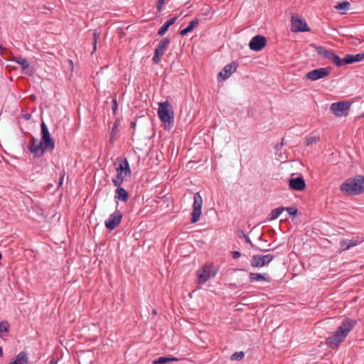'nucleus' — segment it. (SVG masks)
Wrapping results in <instances>:
<instances>
[{"mask_svg": "<svg viewBox=\"0 0 364 364\" xmlns=\"http://www.w3.org/2000/svg\"><path fill=\"white\" fill-rule=\"evenodd\" d=\"M355 323L356 321L352 319H344L335 333L326 338V344L328 347L331 348L338 347L344 341Z\"/></svg>", "mask_w": 364, "mask_h": 364, "instance_id": "nucleus-1", "label": "nucleus"}, {"mask_svg": "<svg viewBox=\"0 0 364 364\" xmlns=\"http://www.w3.org/2000/svg\"><path fill=\"white\" fill-rule=\"evenodd\" d=\"M340 190L348 196H355L364 191V176L358 175L346 179L340 186Z\"/></svg>", "mask_w": 364, "mask_h": 364, "instance_id": "nucleus-2", "label": "nucleus"}, {"mask_svg": "<svg viewBox=\"0 0 364 364\" xmlns=\"http://www.w3.org/2000/svg\"><path fill=\"white\" fill-rule=\"evenodd\" d=\"M157 113L160 120L164 124V129L169 130L174 122V112L171 104L168 101L159 102Z\"/></svg>", "mask_w": 364, "mask_h": 364, "instance_id": "nucleus-3", "label": "nucleus"}, {"mask_svg": "<svg viewBox=\"0 0 364 364\" xmlns=\"http://www.w3.org/2000/svg\"><path fill=\"white\" fill-rule=\"evenodd\" d=\"M115 169L117 171V176L113 178L112 182L115 186H120L123 183L124 180L131 175V170L128 161L126 159L118 158Z\"/></svg>", "mask_w": 364, "mask_h": 364, "instance_id": "nucleus-4", "label": "nucleus"}, {"mask_svg": "<svg viewBox=\"0 0 364 364\" xmlns=\"http://www.w3.org/2000/svg\"><path fill=\"white\" fill-rule=\"evenodd\" d=\"M215 274L216 269L211 264H207L198 271L197 282L203 284Z\"/></svg>", "mask_w": 364, "mask_h": 364, "instance_id": "nucleus-5", "label": "nucleus"}, {"mask_svg": "<svg viewBox=\"0 0 364 364\" xmlns=\"http://www.w3.org/2000/svg\"><path fill=\"white\" fill-rule=\"evenodd\" d=\"M193 210L191 214V222L195 223L198 222L201 215V208L203 205V199L198 193L194 194L193 196Z\"/></svg>", "mask_w": 364, "mask_h": 364, "instance_id": "nucleus-6", "label": "nucleus"}, {"mask_svg": "<svg viewBox=\"0 0 364 364\" xmlns=\"http://www.w3.org/2000/svg\"><path fill=\"white\" fill-rule=\"evenodd\" d=\"M350 103L347 101L334 102L331 105L330 109L336 116H347L348 111L350 109Z\"/></svg>", "mask_w": 364, "mask_h": 364, "instance_id": "nucleus-7", "label": "nucleus"}, {"mask_svg": "<svg viewBox=\"0 0 364 364\" xmlns=\"http://www.w3.org/2000/svg\"><path fill=\"white\" fill-rule=\"evenodd\" d=\"M41 143L43 144L44 148L48 150H53L55 147V142L51 138L48 129L44 122L41 123Z\"/></svg>", "mask_w": 364, "mask_h": 364, "instance_id": "nucleus-8", "label": "nucleus"}, {"mask_svg": "<svg viewBox=\"0 0 364 364\" xmlns=\"http://www.w3.org/2000/svg\"><path fill=\"white\" fill-rule=\"evenodd\" d=\"M331 68L330 67L314 69L307 73L304 78L306 80L315 81L328 76L331 73Z\"/></svg>", "mask_w": 364, "mask_h": 364, "instance_id": "nucleus-9", "label": "nucleus"}, {"mask_svg": "<svg viewBox=\"0 0 364 364\" xmlns=\"http://www.w3.org/2000/svg\"><path fill=\"white\" fill-rule=\"evenodd\" d=\"M291 29L293 32H304L309 31V28L306 21L301 19L298 14H293L291 16Z\"/></svg>", "mask_w": 364, "mask_h": 364, "instance_id": "nucleus-10", "label": "nucleus"}, {"mask_svg": "<svg viewBox=\"0 0 364 364\" xmlns=\"http://www.w3.org/2000/svg\"><path fill=\"white\" fill-rule=\"evenodd\" d=\"M274 256L273 255H254L250 261L251 266L253 267H262L267 265L273 259Z\"/></svg>", "mask_w": 364, "mask_h": 364, "instance_id": "nucleus-11", "label": "nucleus"}, {"mask_svg": "<svg viewBox=\"0 0 364 364\" xmlns=\"http://www.w3.org/2000/svg\"><path fill=\"white\" fill-rule=\"evenodd\" d=\"M122 218V213L119 210H116L111 214L109 218L105 221V224L106 228L110 230L115 229L120 224Z\"/></svg>", "mask_w": 364, "mask_h": 364, "instance_id": "nucleus-12", "label": "nucleus"}, {"mask_svg": "<svg viewBox=\"0 0 364 364\" xmlns=\"http://www.w3.org/2000/svg\"><path fill=\"white\" fill-rule=\"evenodd\" d=\"M267 45L265 37L260 35L254 36L249 43L250 48L254 51H259Z\"/></svg>", "mask_w": 364, "mask_h": 364, "instance_id": "nucleus-13", "label": "nucleus"}, {"mask_svg": "<svg viewBox=\"0 0 364 364\" xmlns=\"http://www.w3.org/2000/svg\"><path fill=\"white\" fill-rule=\"evenodd\" d=\"M170 43L169 39L168 38H164L162 39L158 47L155 49V53L153 57V61L155 63H159L161 61V58L164 54L168 44Z\"/></svg>", "mask_w": 364, "mask_h": 364, "instance_id": "nucleus-14", "label": "nucleus"}, {"mask_svg": "<svg viewBox=\"0 0 364 364\" xmlns=\"http://www.w3.org/2000/svg\"><path fill=\"white\" fill-rule=\"evenodd\" d=\"M289 187L294 191H301L306 187V183L303 177L292 178L289 181Z\"/></svg>", "mask_w": 364, "mask_h": 364, "instance_id": "nucleus-15", "label": "nucleus"}, {"mask_svg": "<svg viewBox=\"0 0 364 364\" xmlns=\"http://www.w3.org/2000/svg\"><path fill=\"white\" fill-rule=\"evenodd\" d=\"M13 60L19 64L26 73L29 75L33 73V70L30 68L29 63L26 59L21 57H15L13 58Z\"/></svg>", "mask_w": 364, "mask_h": 364, "instance_id": "nucleus-16", "label": "nucleus"}, {"mask_svg": "<svg viewBox=\"0 0 364 364\" xmlns=\"http://www.w3.org/2000/svg\"><path fill=\"white\" fill-rule=\"evenodd\" d=\"M28 149L38 157L43 156L44 152L47 151L41 142L38 144H29Z\"/></svg>", "mask_w": 364, "mask_h": 364, "instance_id": "nucleus-17", "label": "nucleus"}, {"mask_svg": "<svg viewBox=\"0 0 364 364\" xmlns=\"http://www.w3.org/2000/svg\"><path fill=\"white\" fill-rule=\"evenodd\" d=\"M364 59V53H358L356 55L346 54L344 57L345 65L351 64L355 62H360Z\"/></svg>", "mask_w": 364, "mask_h": 364, "instance_id": "nucleus-18", "label": "nucleus"}, {"mask_svg": "<svg viewBox=\"0 0 364 364\" xmlns=\"http://www.w3.org/2000/svg\"><path fill=\"white\" fill-rule=\"evenodd\" d=\"M117 187V188L115 191V198L123 202L127 201L129 198V194L127 191L120 186Z\"/></svg>", "mask_w": 364, "mask_h": 364, "instance_id": "nucleus-19", "label": "nucleus"}, {"mask_svg": "<svg viewBox=\"0 0 364 364\" xmlns=\"http://www.w3.org/2000/svg\"><path fill=\"white\" fill-rule=\"evenodd\" d=\"M249 277H250V279L251 282H253V281H257V282L263 281V282H271V279L269 277H267L264 274H262L260 273L251 272V273H250Z\"/></svg>", "mask_w": 364, "mask_h": 364, "instance_id": "nucleus-20", "label": "nucleus"}, {"mask_svg": "<svg viewBox=\"0 0 364 364\" xmlns=\"http://www.w3.org/2000/svg\"><path fill=\"white\" fill-rule=\"evenodd\" d=\"M177 19V17H173L168 19L159 30L158 34L159 36H164L168 31V28L173 25Z\"/></svg>", "mask_w": 364, "mask_h": 364, "instance_id": "nucleus-21", "label": "nucleus"}, {"mask_svg": "<svg viewBox=\"0 0 364 364\" xmlns=\"http://www.w3.org/2000/svg\"><path fill=\"white\" fill-rule=\"evenodd\" d=\"M198 24V18H195L193 20H192L188 26L185 28L184 29L181 30V32H180V35L181 36H185L186 34H188V33L191 32Z\"/></svg>", "mask_w": 364, "mask_h": 364, "instance_id": "nucleus-22", "label": "nucleus"}, {"mask_svg": "<svg viewBox=\"0 0 364 364\" xmlns=\"http://www.w3.org/2000/svg\"><path fill=\"white\" fill-rule=\"evenodd\" d=\"M28 363V356L26 353L21 352L18 353L14 361L10 364H26Z\"/></svg>", "mask_w": 364, "mask_h": 364, "instance_id": "nucleus-23", "label": "nucleus"}, {"mask_svg": "<svg viewBox=\"0 0 364 364\" xmlns=\"http://www.w3.org/2000/svg\"><path fill=\"white\" fill-rule=\"evenodd\" d=\"M358 244V241L353 240H343L341 242V247L343 251L348 250L350 247L356 246Z\"/></svg>", "mask_w": 364, "mask_h": 364, "instance_id": "nucleus-24", "label": "nucleus"}, {"mask_svg": "<svg viewBox=\"0 0 364 364\" xmlns=\"http://www.w3.org/2000/svg\"><path fill=\"white\" fill-rule=\"evenodd\" d=\"M178 358L175 357H160L153 361V364H166L171 361H177Z\"/></svg>", "mask_w": 364, "mask_h": 364, "instance_id": "nucleus-25", "label": "nucleus"}, {"mask_svg": "<svg viewBox=\"0 0 364 364\" xmlns=\"http://www.w3.org/2000/svg\"><path fill=\"white\" fill-rule=\"evenodd\" d=\"M10 325L6 321L0 322V336L2 337L5 333H8Z\"/></svg>", "mask_w": 364, "mask_h": 364, "instance_id": "nucleus-26", "label": "nucleus"}, {"mask_svg": "<svg viewBox=\"0 0 364 364\" xmlns=\"http://www.w3.org/2000/svg\"><path fill=\"white\" fill-rule=\"evenodd\" d=\"M284 210V207H279L275 209H273L271 212V218L270 220H275L283 213Z\"/></svg>", "mask_w": 364, "mask_h": 364, "instance_id": "nucleus-27", "label": "nucleus"}, {"mask_svg": "<svg viewBox=\"0 0 364 364\" xmlns=\"http://www.w3.org/2000/svg\"><path fill=\"white\" fill-rule=\"evenodd\" d=\"M228 76V66L224 67L222 71L218 73V80L219 82H223L226 80Z\"/></svg>", "mask_w": 364, "mask_h": 364, "instance_id": "nucleus-28", "label": "nucleus"}, {"mask_svg": "<svg viewBox=\"0 0 364 364\" xmlns=\"http://www.w3.org/2000/svg\"><path fill=\"white\" fill-rule=\"evenodd\" d=\"M350 4L348 1H344L339 3L335 8L338 11H347L349 9Z\"/></svg>", "mask_w": 364, "mask_h": 364, "instance_id": "nucleus-29", "label": "nucleus"}, {"mask_svg": "<svg viewBox=\"0 0 364 364\" xmlns=\"http://www.w3.org/2000/svg\"><path fill=\"white\" fill-rule=\"evenodd\" d=\"M338 67L345 65L344 58L341 60L338 55L336 53L333 54V57L330 60Z\"/></svg>", "mask_w": 364, "mask_h": 364, "instance_id": "nucleus-30", "label": "nucleus"}, {"mask_svg": "<svg viewBox=\"0 0 364 364\" xmlns=\"http://www.w3.org/2000/svg\"><path fill=\"white\" fill-rule=\"evenodd\" d=\"M244 356H245L244 352H242V351L235 352L231 355L230 359L232 360H240L244 358Z\"/></svg>", "mask_w": 364, "mask_h": 364, "instance_id": "nucleus-31", "label": "nucleus"}, {"mask_svg": "<svg viewBox=\"0 0 364 364\" xmlns=\"http://www.w3.org/2000/svg\"><path fill=\"white\" fill-rule=\"evenodd\" d=\"M238 67V63L236 61H233L229 64V77L236 71Z\"/></svg>", "mask_w": 364, "mask_h": 364, "instance_id": "nucleus-32", "label": "nucleus"}, {"mask_svg": "<svg viewBox=\"0 0 364 364\" xmlns=\"http://www.w3.org/2000/svg\"><path fill=\"white\" fill-rule=\"evenodd\" d=\"M312 46L315 48V50L318 55H320L323 57L325 55L326 52L327 51V49H326L323 46H315V45H312Z\"/></svg>", "mask_w": 364, "mask_h": 364, "instance_id": "nucleus-33", "label": "nucleus"}, {"mask_svg": "<svg viewBox=\"0 0 364 364\" xmlns=\"http://www.w3.org/2000/svg\"><path fill=\"white\" fill-rule=\"evenodd\" d=\"M320 138L319 136H311V137H309L306 139V146H311L314 143L319 141Z\"/></svg>", "mask_w": 364, "mask_h": 364, "instance_id": "nucleus-34", "label": "nucleus"}, {"mask_svg": "<svg viewBox=\"0 0 364 364\" xmlns=\"http://www.w3.org/2000/svg\"><path fill=\"white\" fill-rule=\"evenodd\" d=\"M290 215H296L297 214V208L296 207H287L284 208Z\"/></svg>", "mask_w": 364, "mask_h": 364, "instance_id": "nucleus-35", "label": "nucleus"}, {"mask_svg": "<svg viewBox=\"0 0 364 364\" xmlns=\"http://www.w3.org/2000/svg\"><path fill=\"white\" fill-rule=\"evenodd\" d=\"M335 53H333V51L331 50H327V51L326 52V54L325 55L323 56V58L328 59V60H331V58L333 57V54Z\"/></svg>", "mask_w": 364, "mask_h": 364, "instance_id": "nucleus-36", "label": "nucleus"}, {"mask_svg": "<svg viewBox=\"0 0 364 364\" xmlns=\"http://www.w3.org/2000/svg\"><path fill=\"white\" fill-rule=\"evenodd\" d=\"M117 127H118V124L116 122L114 126H113V128H112V134H111V139L113 140L114 139V134L115 132H117Z\"/></svg>", "mask_w": 364, "mask_h": 364, "instance_id": "nucleus-37", "label": "nucleus"}, {"mask_svg": "<svg viewBox=\"0 0 364 364\" xmlns=\"http://www.w3.org/2000/svg\"><path fill=\"white\" fill-rule=\"evenodd\" d=\"M231 255L233 259H237L241 256V253L239 251H232Z\"/></svg>", "mask_w": 364, "mask_h": 364, "instance_id": "nucleus-38", "label": "nucleus"}, {"mask_svg": "<svg viewBox=\"0 0 364 364\" xmlns=\"http://www.w3.org/2000/svg\"><path fill=\"white\" fill-rule=\"evenodd\" d=\"M165 0H159L157 4V9L160 11L162 9L163 5L164 4Z\"/></svg>", "mask_w": 364, "mask_h": 364, "instance_id": "nucleus-39", "label": "nucleus"}, {"mask_svg": "<svg viewBox=\"0 0 364 364\" xmlns=\"http://www.w3.org/2000/svg\"><path fill=\"white\" fill-rule=\"evenodd\" d=\"M360 43V41L358 38H353V41L350 42V43H352L353 45H357L358 43Z\"/></svg>", "mask_w": 364, "mask_h": 364, "instance_id": "nucleus-40", "label": "nucleus"}, {"mask_svg": "<svg viewBox=\"0 0 364 364\" xmlns=\"http://www.w3.org/2000/svg\"><path fill=\"white\" fill-rule=\"evenodd\" d=\"M245 238V241L248 243H250L252 247H253V244L252 243L250 239L249 238V237H247V235H245V234H243Z\"/></svg>", "mask_w": 364, "mask_h": 364, "instance_id": "nucleus-41", "label": "nucleus"}, {"mask_svg": "<svg viewBox=\"0 0 364 364\" xmlns=\"http://www.w3.org/2000/svg\"><path fill=\"white\" fill-rule=\"evenodd\" d=\"M113 102V111L115 112L117 110V100H113L112 101Z\"/></svg>", "mask_w": 364, "mask_h": 364, "instance_id": "nucleus-42", "label": "nucleus"}, {"mask_svg": "<svg viewBox=\"0 0 364 364\" xmlns=\"http://www.w3.org/2000/svg\"><path fill=\"white\" fill-rule=\"evenodd\" d=\"M40 142H38V140L36 138H33L32 141H31L30 144H38Z\"/></svg>", "mask_w": 364, "mask_h": 364, "instance_id": "nucleus-43", "label": "nucleus"}, {"mask_svg": "<svg viewBox=\"0 0 364 364\" xmlns=\"http://www.w3.org/2000/svg\"><path fill=\"white\" fill-rule=\"evenodd\" d=\"M68 63L70 66V70L73 71V68H74V66H73V63L71 60H68Z\"/></svg>", "mask_w": 364, "mask_h": 364, "instance_id": "nucleus-44", "label": "nucleus"}, {"mask_svg": "<svg viewBox=\"0 0 364 364\" xmlns=\"http://www.w3.org/2000/svg\"><path fill=\"white\" fill-rule=\"evenodd\" d=\"M49 364H57V360H55V359H52L50 360Z\"/></svg>", "mask_w": 364, "mask_h": 364, "instance_id": "nucleus-45", "label": "nucleus"}, {"mask_svg": "<svg viewBox=\"0 0 364 364\" xmlns=\"http://www.w3.org/2000/svg\"><path fill=\"white\" fill-rule=\"evenodd\" d=\"M23 117L26 119H29L30 117H31V114H25L23 115Z\"/></svg>", "mask_w": 364, "mask_h": 364, "instance_id": "nucleus-46", "label": "nucleus"}, {"mask_svg": "<svg viewBox=\"0 0 364 364\" xmlns=\"http://www.w3.org/2000/svg\"><path fill=\"white\" fill-rule=\"evenodd\" d=\"M2 355H3V350H2L1 347H0V357H1Z\"/></svg>", "mask_w": 364, "mask_h": 364, "instance_id": "nucleus-47", "label": "nucleus"}, {"mask_svg": "<svg viewBox=\"0 0 364 364\" xmlns=\"http://www.w3.org/2000/svg\"><path fill=\"white\" fill-rule=\"evenodd\" d=\"M96 43H97V41L96 39L95 40V43H94V48L95 49L96 48Z\"/></svg>", "mask_w": 364, "mask_h": 364, "instance_id": "nucleus-48", "label": "nucleus"}, {"mask_svg": "<svg viewBox=\"0 0 364 364\" xmlns=\"http://www.w3.org/2000/svg\"><path fill=\"white\" fill-rule=\"evenodd\" d=\"M261 250V251H262V252H267V251H268L267 250Z\"/></svg>", "mask_w": 364, "mask_h": 364, "instance_id": "nucleus-49", "label": "nucleus"}, {"mask_svg": "<svg viewBox=\"0 0 364 364\" xmlns=\"http://www.w3.org/2000/svg\"><path fill=\"white\" fill-rule=\"evenodd\" d=\"M132 126L134 127L135 126V124L134 122L132 123Z\"/></svg>", "mask_w": 364, "mask_h": 364, "instance_id": "nucleus-50", "label": "nucleus"}, {"mask_svg": "<svg viewBox=\"0 0 364 364\" xmlns=\"http://www.w3.org/2000/svg\"><path fill=\"white\" fill-rule=\"evenodd\" d=\"M62 181H63V177L60 178V184L62 183Z\"/></svg>", "mask_w": 364, "mask_h": 364, "instance_id": "nucleus-51", "label": "nucleus"}, {"mask_svg": "<svg viewBox=\"0 0 364 364\" xmlns=\"http://www.w3.org/2000/svg\"><path fill=\"white\" fill-rule=\"evenodd\" d=\"M2 256H1V254H0V259H1Z\"/></svg>", "mask_w": 364, "mask_h": 364, "instance_id": "nucleus-52", "label": "nucleus"}]
</instances>
